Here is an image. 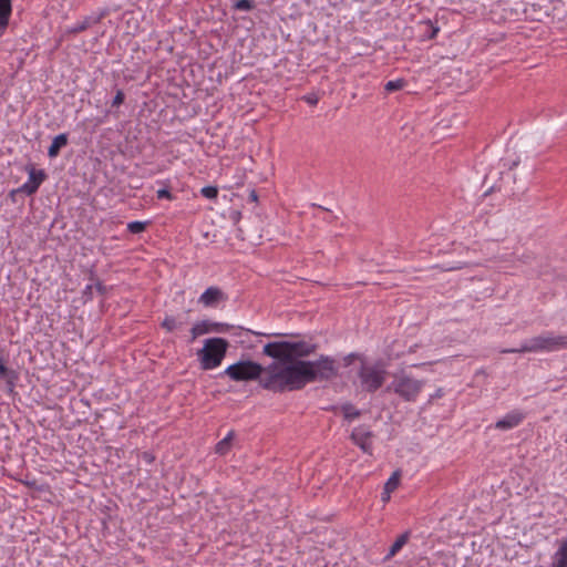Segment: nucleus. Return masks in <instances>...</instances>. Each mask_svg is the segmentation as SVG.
Instances as JSON below:
<instances>
[{"instance_id": "f257e3e1", "label": "nucleus", "mask_w": 567, "mask_h": 567, "mask_svg": "<svg viewBox=\"0 0 567 567\" xmlns=\"http://www.w3.org/2000/svg\"><path fill=\"white\" fill-rule=\"evenodd\" d=\"M289 365L284 367L272 379L284 378L290 391L302 390L307 384L330 381L338 377L337 361L321 354L317 360H302L317 351V344L306 341H287Z\"/></svg>"}, {"instance_id": "f03ea898", "label": "nucleus", "mask_w": 567, "mask_h": 567, "mask_svg": "<svg viewBox=\"0 0 567 567\" xmlns=\"http://www.w3.org/2000/svg\"><path fill=\"white\" fill-rule=\"evenodd\" d=\"M264 354L277 360L265 367V375L260 380V386L275 393L290 391V385L285 383L284 378L272 379L284 367L289 365L287 341L269 342L264 347Z\"/></svg>"}, {"instance_id": "7ed1b4c3", "label": "nucleus", "mask_w": 567, "mask_h": 567, "mask_svg": "<svg viewBox=\"0 0 567 567\" xmlns=\"http://www.w3.org/2000/svg\"><path fill=\"white\" fill-rule=\"evenodd\" d=\"M567 349V336H555L547 332L529 339L518 349H506L503 353L553 352Z\"/></svg>"}, {"instance_id": "20e7f679", "label": "nucleus", "mask_w": 567, "mask_h": 567, "mask_svg": "<svg viewBox=\"0 0 567 567\" xmlns=\"http://www.w3.org/2000/svg\"><path fill=\"white\" fill-rule=\"evenodd\" d=\"M424 385V380H417L404 370H401L393 374V380L385 391L393 392L404 402H415Z\"/></svg>"}, {"instance_id": "39448f33", "label": "nucleus", "mask_w": 567, "mask_h": 567, "mask_svg": "<svg viewBox=\"0 0 567 567\" xmlns=\"http://www.w3.org/2000/svg\"><path fill=\"white\" fill-rule=\"evenodd\" d=\"M229 342L224 338H208L202 349L197 351L199 365L203 370H213L219 367L226 357Z\"/></svg>"}, {"instance_id": "423d86ee", "label": "nucleus", "mask_w": 567, "mask_h": 567, "mask_svg": "<svg viewBox=\"0 0 567 567\" xmlns=\"http://www.w3.org/2000/svg\"><path fill=\"white\" fill-rule=\"evenodd\" d=\"M224 374L237 382L254 380L260 382L261 378L265 375V367L250 360H241L228 365Z\"/></svg>"}, {"instance_id": "0eeeda50", "label": "nucleus", "mask_w": 567, "mask_h": 567, "mask_svg": "<svg viewBox=\"0 0 567 567\" xmlns=\"http://www.w3.org/2000/svg\"><path fill=\"white\" fill-rule=\"evenodd\" d=\"M386 371L379 365H368L362 362L358 377L361 381L363 389L370 393L379 390L385 380Z\"/></svg>"}, {"instance_id": "6e6552de", "label": "nucleus", "mask_w": 567, "mask_h": 567, "mask_svg": "<svg viewBox=\"0 0 567 567\" xmlns=\"http://www.w3.org/2000/svg\"><path fill=\"white\" fill-rule=\"evenodd\" d=\"M231 326L228 323L223 322H214L210 320H202L196 322L192 329H190V340L189 342H193L198 337L210 333V332H217V333H225L230 330Z\"/></svg>"}, {"instance_id": "1a4fd4ad", "label": "nucleus", "mask_w": 567, "mask_h": 567, "mask_svg": "<svg viewBox=\"0 0 567 567\" xmlns=\"http://www.w3.org/2000/svg\"><path fill=\"white\" fill-rule=\"evenodd\" d=\"M373 433L368 425H359L351 432L350 439L365 454L372 455Z\"/></svg>"}, {"instance_id": "9d476101", "label": "nucleus", "mask_w": 567, "mask_h": 567, "mask_svg": "<svg viewBox=\"0 0 567 567\" xmlns=\"http://www.w3.org/2000/svg\"><path fill=\"white\" fill-rule=\"evenodd\" d=\"M45 177L47 174L43 169H35L34 167H30L29 178L22 186L19 187L18 192L24 193L27 195L37 193Z\"/></svg>"}, {"instance_id": "9b49d317", "label": "nucleus", "mask_w": 567, "mask_h": 567, "mask_svg": "<svg viewBox=\"0 0 567 567\" xmlns=\"http://www.w3.org/2000/svg\"><path fill=\"white\" fill-rule=\"evenodd\" d=\"M525 419V413L519 410L508 412L495 423V429L506 431L518 426Z\"/></svg>"}, {"instance_id": "f8f14e48", "label": "nucleus", "mask_w": 567, "mask_h": 567, "mask_svg": "<svg viewBox=\"0 0 567 567\" xmlns=\"http://www.w3.org/2000/svg\"><path fill=\"white\" fill-rule=\"evenodd\" d=\"M226 297L224 292L218 287H209L207 288L199 297L198 302L204 305L205 307H215L221 300H225Z\"/></svg>"}, {"instance_id": "ddd939ff", "label": "nucleus", "mask_w": 567, "mask_h": 567, "mask_svg": "<svg viewBox=\"0 0 567 567\" xmlns=\"http://www.w3.org/2000/svg\"><path fill=\"white\" fill-rule=\"evenodd\" d=\"M104 14L105 13L102 12L97 16H87L82 21H80V22L75 23L73 27H71L68 32L72 33V34H78V33L84 32L92 25L100 23V21L104 18Z\"/></svg>"}, {"instance_id": "4468645a", "label": "nucleus", "mask_w": 567, "mask_h": 567, "mask_svg": "<svg viewBox=\"0 0 567 567\" xmlns=\"http://www.w3.org/2000/svg\"><path fill=\"white\" fill-rule=\"evenodd\" d=\"M68 137L69 135L66 133H61L53 138L51 145L48 148V156L50 158L56 157L60 154L61 148L68 145Z\"/></svg>"}, {"instance_id": "2eb2a0df", "label": "nucleus", "mask_w": 567, "mask_h": 567, "mask_svg": "<svg viewBox=\"0 0 567 567\" xmlns=\"http://www.w3.org/2000/svg\"><path fill=\"white\" fill-rule=\"evenodd\" d=\"M12 14V2L0 1V35L7 30Z\"/></svg>"}, {"instance_id": "dca6fc26", "label": "nucleus", "mask_w": 567, "mask_h": 567, "mask_svg": "<svg viewBox=\"0 0 567 567\" xmlns=\"http://www.w3.org/2000/svg\"><path fill=\"white\" fill-rule=\"evenodd\" d=\"M551 567H567V539H564L555 553V559Z\"/></svg>"}, {"instance_id": "f3484780", "label": "nucleus", "mask_w": 567, "mask_h": 567, "mask_svg": "<svg viewBox=\"0 0 567 567\" xmlns=\"http://www.w3.org/2000/svg\"><path fill=\"white\" fill-rule=\"evenodd\" d=\"M409 537V532L401 534L391 545L389 553L386 554V558L393 557L408 543Z\"/></svg>"}, {"instance_id": "a211bd4d", "label": "nucleus", "mask_w": 567, "mask_h": 567, "mask_svg": "<svg viewBox=\"0 0 567 567\" xmlns=\"http://www.w3.org/2000/svg\"><path fill=\"white\" fill-rule=\"evenodd\" d=\"M341 411L344 419L348 421H352L361 415V412L352 403L349 402L341 405Z\"/></svg>"}, {"instance_id": "6ab92c4d", "label": "nucleus", "mask_w": 567, "mask_h": 567, "mask_svg": "<svg viewBox=\"0 0 567 567\" xmlns=\"http://www.w3.org/2000/svg\"><path fill=\"white\" fill-rule=\"evenodd\" d=\"M183 326L182 321H178L173 316H166L161 323V327L165 329L167 332H173L174 330L181 328Z\"/></svg>"}, {"instance_id": "aec40b11", "label": "nucleus", "mask_w": 567, "mask_h": 567, "mask_svg": "<svg viewBox=\"0 0 567 567\" xmlns=\"http://www.w3.org/2000/svg\"><path fill=\"white\" fill-rule=\"evenodd\" d=\"M234 433L229 432L228 435L216 444V453L224 455L229 451L230 441Z\"/></svg>"}, {"instance_id": "412c9836", "label": "nucleus", "mask_w": 567, "mask_h": 567, "mask_svg": "<svg viewBox=\"0 0 567 567\" xmlns=\"http://www.w3.org/2000/svg\"><path fill=\"white\" fill-rule=\"evenodd\" d=\"M423 24L425 28L423 38L429 40L434 39L437 35L440 28L433 24L430 20L423 22Z\"/></svg>"}, {"instance_id": "4be33fe9", "label": "nucleus", "mask_w": 567, "mask_h": 567, "mask_svg": "<svg viewBox=\"0 0 567 567\" xmlns=\"http://www.w3.org/2000/svg\"><path fill=\"white\" fill-rule=\"evenodd\" d=\"M406 85V81L404 79H396L392 81H388L384 85V90L386 92H395L402 90Z\"/></svg>"}, {"instance_id": "5701e85b", "label": "nucleus", "mask_w": 567, "mask_h": 567, "mask_svg": "<svg viewBox=\"0 0 567 567\" xmlns=\"http://www.w3.org/2000/svg\"><path fill=\"white\" fill-rule=\"evenodd\" d=\"M147 223L146 221H131L127 224V230L132 234H140L143 233L146 229Z\"/></svg>"}, {"instance_id": "b1692460", "label": "nucleus", "mask_w": 567, "mask_h": 567, "mask_svg": "<svg viewBox=\"0 0 567 567\" xmlns=\"http://www.w3.org/2000/svg\"><path fill=\"white\" fill-rule=\"evenodd\" d=\"M233 8L239 11H250L255 8V3L252 0H237Z\"/></svg>"}, {"instance_id": "393cba45", "label": "nucleus", "mask_w": 567, "mask_h": 567, "mask_svg": "<svg viewBox=\"0 0 567 567\" xmlns=\"http://www.w3.org/2000/svg\"><path fill=\"white\" fill-rule=\"evenodd\" d=\"M200 194L207 199H216L218 196L217 186H205L200 189Z\"/></svg>"}, {"instance_id": "a878e982", "label": "nucleus", "mask_w": 567, "mask_h": 567, "mask_svg": "<svg viewBox=\"0 0 567 567\" xmlns=\"http://www.w3.org/2000/svg\"><path fill=\"white\" fill-rule=\"evenodd\" d=\"M399 476H400L399 472H394L391 475V477L388 480V482L385 483V486H384V489L386 493H391L398 487Z\"/></svg>"}, {"instance_id": "bb28decb", "label": "nucleus", "mask_w": 567, "mask_h": 567, "mask_svg": "<svg viewBox=\"0 0 567 567\" xmlns=\"http://www.w3.org/2000/svg\"><path fill=\"white\" fill-rule=\"evenodd\" d=\"M0 378L1 379H16L17 374L14 371L9 370L6 364L2 357H0Z\"/></svg>"}, {"instance_id": "cd10ccee", "label": "nucleus", "mask_w": 567, "mask_h": 567, "mask_svg": "<svg viewBox=\"0 0 567 567\" xmlns=\"http://www.w3.org/2000/svg\"><path fill=\"white\" fill-rule=\"evenodd\" d=\"M156 196L158 199H168V200H173L175 199V196L167 189V188H161L156 192Z\"/></svg>"}, {"instance_id": "c85d7f7f", "label": "nucleus", "mask_w": 567, "mask_h": 567, "mask_svg": "<svg viewBox=\"0 0 567 567\" xmlns=\"http://www.w3.org/2000/svg\"><path fill=\"white\" fill-rule=\"evenodd\" d=\"M124 99H125L124 92L122 90H117L115 96L113 97L112 106H116V107L120 106L121 104H123Z\"/></svg>"}, {"instance_id": "c756f323", "label": "nucleus", "mask_w": 567, "mask_h": 567, "mask_svg": "<svg viewBox=\"0 0 567 567\" xmlns=\"http://www.w3.org/2000/svg\"><path fill=\"white\" fill-rule=\"evenodd\" d=\"M355 359H360V355L358 353H349L348 355H346L343 358V361H344V365L348 367L350 364H352V362L355 360Z\"/></svg>"}, {"instance_id": "7c9ffc66", "label": "nucleus", "mask_w": 567, "mask_h": 567, "mask_svg": "<svg viewBox=\"0 0 567 567\" xmlns=\"http://www.w3.org/2000/svg\"><path fill=\"white\" fill-rule=\"evenodd\" d=\"M92 289H93V286L92 285H87L85 287V289L83 290V296H84V298L86 300H92L93 299Z\"/></svg>"}, {"instance_id": "2f4dec72", "label": "nucleus", "mask_w": 567, "mask_h": 567, "mask_svg": "<svg viewBox=\"0 0 567 567\" xmlns=\"http://www.w3.org/2000/svg\"><path fill=\"white\" fill-rule=\"evenodd\" d=\"M444 395V391L442 388H439L433 394L430 395L429 402H432L436 399H440Z\"/></svg>"}, {"instance_id": "473e14b6", "label": "nucleus", "mask_w": 567, "mask_h": 567, "mask_svg": "<svg viewBox=\"0 0 567 567\" xmlns=\"http://www.w3.org/2000/svg\"><path fill=\"white\" fill-rule=\"evenodd\" d=\"M96 291L100 293V295H105L106 293V287L103 285L102 281L100 280H96L95 285H94Z\"/></svg>"}, {"instance_id": "72a5a7b5", "label": "nucleus", "mask_w": 567, "mask_h": 567, "mask_svg": "<svg viewBox=\"0 0 567 567\" xmlns=\"http://www.w3.org/2000/svg\"><path fill=\"white\" fill-rule=\"evenodd\" d=\"M303 99L310 105H316L318 103V97L316 95H307Z\"/></svg>"}, {"instance_id": "f704fd0d", "label": "nucleus", "mask_w": 567, "mask_h": 567, "mask_svg": "<svg viewBox=\"0 0 567 567\" xmlns=\"http://www.w3.org/2000/svg\"><path fill=\"white\" fill-rule=\"evenodd\" d=\"M248 199L250 202H257L258 200V194L255 189H251L248 195Z\"/></svg>"}, {"instance_id": "c9c22d12", "label": "nucleus", "mask_w": 567, "mask_h": 567, "mask_svg": "<svg viewBox=\"0 0 567 567\" xmlns=\"http://www.w3.org/2000/svg\"><path fill=\"white\" fill-rule=\"evenodd\" d=\"M143 458L147 461L148 463L153 462L154 456L147 452L144 453Z\"/></svg>"}]
</instances>
